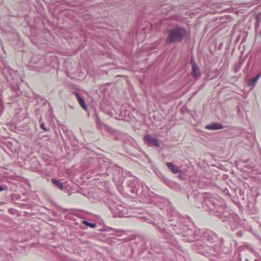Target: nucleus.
Masks as SVG:
<instances>
[{
    "mask_svg": "<svg viewBox=\"0 0 261 261\" xmlns=\"http://www.w3.org/2000/svg\"><path fill=\"white\" fill-rule=\"evenodd\" d=\"M84 223L87 225V226L91 227V228H94L96 226V224L94 223H89L87 221H84Z\"/></svg>",
    "mask_w": 261,
    "mask_h": 261,
    "instance_id": "9",
    "label": "nucleus"
},
{
    "mask_svg": "<svg viewBox=\"0 0 261 261\" xmlns=\"http://www.w3.org/2000/svg\"><path fill=\"white\" fill-rule=\"evenodd\" d=\"M192 64V72L191 74L193 77L198 79L200 75V72L199 70V67L193 61V60L191 61Z\"/></svg>",
    "mask_w": 261,
    "mask_h": 261,
    "instance_id": "3",
    "label": "nucleus"
},
{
    "mask_svg": "<svg viewBox=\"0 0 261 261\" xmlns=\"http://www.w3.org/2000/svg\"><path fill=\"white\" fill-rule=\"evenodd\" d=\"M187 34L185 29L176 28L169 31L168 40L170 43L180 41L183 39Z\"/></svg>",
    "mask_w": 261,
    "mask_h": 261,
    "instance_id": "1",
    "label": "nucleus"
},
{
    "mask_svg": "<svg viewBox=\"0 0 261 261\" xmlns=\"http://www.w3.org/2000/svg\"><path fill=\"white\" fill-rule=\"evenodd\" d=\"M166 165L172 173H177L179 172L178 167L173 165L172 163L167 162Z\"/></svg>",
    "mask_w": 261,
    "mask_h": 261,
    "instance_id": "6",
    "label": "nucleus"
},
{
    "mask_svg": "<svg viewBox=\"0 0 261 261\" xmlns=\"http://www.w3.org/2000/svg\"><path fill=\"white\" fill-rule=\"evenodd\" d=\"M260 76H261V72L258 73V75L256 77L250 79V84L253 85V84H255L256 82V81L259 79V78L260 77Z\"/></svg>",
    "mask_w": 261,
    "mask_h": 261,
    "instance_id": "8",
    "label": "nucleus"
},
{
    "mask_svg": "<svg viewBox=\"0 0 261 261\" xmlns=\"http://www.w3.org/2000/svg\"><path fill=\"white\" fill-rule=\"evenodd\" d=\"M75 95L81 107H82V108L85 110H87V106L84 99L76 92L75 93Z\"/></svg>",
    "mask_w": 261,
    "mask_h": 261,
    "instance_id": "5",
    "label": "nucleus"
},
{
    "mask_svg": "<svg viewBox=\"0 0 261 261\" xmlns=\"http://www.w3.org/2000/svg\"><path fill=\"white\" fill-rule=\"evenodd\" d=\"M205 128L210 130H217L223 128V126L219 123H215L206 125Z\"/></svg>",
    "mask_w": 261,
    "mask_h": 261,
    "instance_id": "4",
    "label": "nucleus"
},
{
    "mask_svg": "<svg viewBox=\"0 0 261 261\" xmlns=\"http://www.w3.org/2000/svg\"><path fill=\"white\" fill-rule=\"evenodd\" d=\"M144 140L149 145H154L156 147L159 146V143L156 138L152 137L150 135L147 134L144 137Z\"/></svg>",
    "mask_w": 261,
    "mask_h": 261,
    "instance_id": "2",
    "label": "nucleus"
},
{
    "mask_svg": "<svg viewBox=\"0 0 261 261\" xmlns=\"http://www.w3.org/2000/svg\"><path fill=\"white\" fill-rule=\"evenodd\" d=\"M40 127L45 131L47 130V128L45 127V125L43 123L40 124Z\"/></svg>",
    "mask_w": 261,
    "mask_h": 261,
    "instance_id": "10",
    "label": "nucleus"
},
{
    "mask_svg": "<svg viewBox=\"0 0 261 261\" xmlns=\"http://www.w3.org/2000/svg\"><path fill=\"white\" fill-rule=\"evenodd\" d=\"M51 181L53 184L56 185L59 189L61 190H63L64 186L62 183L60 182L59 181L54 178L51 179Z\"/></svg>",
    "mask_w": 261,
    "mask_h": 261,
    "instance_id": "7",
    "label": "nucleus"
},
{
    "mask_svg": "<svg viewBox=\"0 0 261 261\" xmlns=\"http://www.w3.org/2000/svg\"><path fill=\"white\" fill-rule=\"evenodd\" d=\"M5 190V188L3 187L0 186V192L3 191Z\"/></svg>",
    "mask_w": 261,
    "mask_h": 261,
    "instance_id": "11",
    "label": "nucleus"
}]
</instances>
